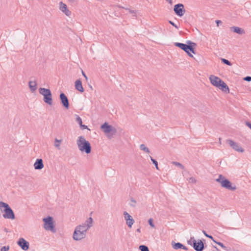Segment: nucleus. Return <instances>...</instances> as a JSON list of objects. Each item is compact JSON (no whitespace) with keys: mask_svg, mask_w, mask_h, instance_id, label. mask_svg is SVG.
<instances>
[{"mask_svg":"<svg viewBox=\"0 0 251 251\" xmlns=\"http://www.w3.org/2000/svg\"><path fill=\"white\" fill-rule=\"evenodd\" d=\"M93 226V219L89 217L85 223L76 226L73 233V238L75 241H80L84 239L87 231Z\"/></svg>","mask_w":251,"mask_h":251,"instance_id":"1","label":"nucleus"},{"mask_svg":"<svg viewBox=\"0 0 251 251\" xmlns=\"http://www.w3.org/2000/svg\"><path fill=\"white\" fill-rule=\"evenodd\" d=\"M76 144L79 150L82 152L89 154L91 151L90 143L82 136H79L76 140Z\"/></svg>","mask_w":251,"mask_h":251,"instance_id":"2","label":"nucleus"},{"mask_svg":"<svg viewBox=\"0 0 251 251\" xmlns=\"http://www.w3.org/2000/svg\"><path fill=\"white\" fill-rule=\"evenodd\" d=\"M187 44H188L180 43H175V45L185 51L190 57H193V55L190 52V51L194 54L195 53L193 47L195 46L196 44L191 41H187Z\"/></svg>","mask_w":251,"mask_h":251,"instance_id":"3","label":"nucleus"},{"mask_svg":"<svg viewBox=\"0 0 251 251\" xmlns=\"http://www.w3.org/2000/svg\"><path fill=\"white\" fill-rule=\"evenodd\" d=\"M2 208H4L3 210L4 213L3 215L4 218L12 220L15 218L13 211L7 203L3 201H0V208L1 209Z\"/></svg>","mask_w":251,"mask_h":251,"instance_id":"4","label":"nucleus"},{"mask_svg":"<svg viewBox=\"0 0 251 251\" xmlns=\"http://www.w3.org/2000/svg\"><path fill=\"white\" fill-rule=\"evenodd\" d=\"M216 181L220 183L222 187L228 190L234 191L236 189L235 185H232L229 180L226 179L223 175H220L219 177L216 179Z\"/></svg>","mask_w":251,"mask_h":251,"instance_id":"5","label":"nucleus"},{"mask_svg":"<svg viewBox=\"0 0 251 251\" xmlns=\"http://www.w3.org/2000/svg\"><path fill=\"white\" fill-rule=\"evenodd\" d=\"M39 93L44 96V102L50 105L52 104V94L49 89L40 88L39 89Z\"/></svg>","mask_w":251,"mask_h":251,"instance_id":"6","label":"nucleus"},{"mask_svg":"<svg viewBox=\"0 0 251 251\" xmlns=\"http://www.w3.org/2000/svg\"><path fill=\"white\" fill-rule=\"evenodd\" d=\"M44 227L46 230L50 231L52 233L56 232V229L53 222V219L50 216L43 219Z\"/></svg>","mask_w":251,"mask_h":251,"instance_id":"7","label":"nucleus"},{"mask_svg":"<svg viewBox=\"0 0 251 251\" xmlns=\"http://www.w3.org/2000/svg\"><path fill=\"white\" fill-rule=\"evenodd\" d=\"M101 128L106 134L112 133V134H114L116 132V129L115 128L111 125H108L107 123H105L101 125Z\"/></svg>","mask_w":251,"mask_h":251,"instance_id":"8","label":"nucleus"},{"mask_svg":"<svg viewBox=\"0 0 251 251\" xmlns=\"http://www.w3.org/2000/svg\"><path fill=\"white\" fill-rule=\"evenodd\" d=\"M174 10L175 13L180 17L182 16L185 12L184 8V5L181 3L176 4L174 6Z\"/></svg>","mask_w":251,"mask_h":251,"instance_id":"9","label":"nucleus"},{"mask_svg":"<svg viewBox=\"0 0 251 251\" xmlns=\"http://www.w3.org/2000/svg\"><path fill=\"white\" fill-rule=\"evenodd\" d=\"M226 142L233 150L240 152H243L244 151V150L238 143L232 140L228 139L226 140Z\"/></svg>","mask_w":251,"mask_h":251,"instance_id":"10","label":"nucleus"},{"mask_svg":"<svg viewBox=\"0 0 251 251\" xmlns=\"http://www.w3.org/2000/svg\"><path fill=\"white\" fill-rule=\"evenodd\" d=\"M193 247L196 251H202L204 248V244L201 240L198 242L196 240H194Z\"/></svg>","mask_w":251,"mask_h":251,"instance_id":"11","label":"nucleus"},{"mask_svg":"<svg viewBox=\"0 0 251 251\" xmlns=\"http://www.w3.org/2000/svg\"><path fill=\"white\" fill-rule=\"evenodd\" d=\"M17 244L24 251H27L29 249V243L23 238H21L19 239L17 242Z\"/></svg>","mask_w":251,"mask_h":251,"instance_id":"12","label":"nucleus"},{"mask_svg":"<svg viewBox=\"0 0 251 251\" xmlns=\"http://www.w3.org/2000/svg\"><path fill=\"white\" fill-rule=\"evenodd\" d=\"M61 103L63 105V106L66 108L68 109L69 107V103L68 99L67 97V96L63 93H61L60 94L59 96Z\"/></svg>","mask_w":251,"mask_h":251,"instance_id":"13","label":"nucleus"},{"mask_svg":"<svg viewBox=\"0 0 251 251\" xmlns=\"http://www.w3.org/2000/svg\"><path fill=\"white\" fill-rule=\"evenodd\" d=\"M211 83L214 86L218 87L222 81L220 78L213 75L209 77Z\"/></svg>","mask_w":251,"mask_h":251,"instance_id":"14","label":"nucleus"},{"mask_svg":"<svg viewBox=\"0 0 251 251\" xmlns=\"http://www.w3.org/2000/svg\"><path fill=\"white\" fill-rule=\"evenodd\" d=\"M60 9L64 12L67 16L71 14V11L67 9V5L62 2L59 3Z\"/></svg>","mask_w":251,"mask_h":251,"instance_id":"15","label":"nucleus"},{"mask_svg":"<svg viewBox=\"0 0 251 251\" xmlns=\"http://www.w3.org/2000/svg\"><path fill=\"white\" fill-rule=\"evenodd\" d=\"M34 167L36 170H41L44 167V164L42 159H37L34 164Z\"/></svg>","mask_w":251,"mask_h":251,"instance_id":"16","label":"nucleus"},{"mask_svg":"<svg viewBox=\"0 0 251 251\" xmlns=\"http://www.w3.org/2000/svg\"><path fill=\"white\" fill-rule=\"evenodd\" d=\"M172 245L173 248L175 250L182 249L184 250H188V248L180 243H176L174 242H172Z\"/></svg>","mask_w":251,"mask_h":251,"instance_id":"17","label":"nucleus"},{"mask_svg":"<svg viewBox=\"0 0 251 251\" xmlns=\"http://www.w3.org/2000/svg\"><path fill=\"white\" fill-rule=\"evenodd\" d=\"M75 89L80 92H83L84 89L82 85L81 81L80 79H77L75 82Z\"/></svg>","mask_w":251,"mask_h":251,"instance_id":"18","label":"nucleus"},{"mask_svg":"<svg viewBox=\"0 0 251 251\" xmlns=\"http://www.w3.org/2000/svg\"><path fill=\"white\" fill-rule=\"evenodd\" d=\"M230 29L231 31L240 35L243 34L245 33L244 29L237 26H232L231 27Z\"/></svg>","mask_w":251,"mask_h":251,"instance_id":"19","label":"nucleus"},{"mask_svg":"<svg viewBox=\"0 0 251 251\" xmlns=\"http://www.w3.org/2000/svg\"><path fill=\"white\" fill-rule=\"evenodd\" d=\"M218 87L226 93L229 92L228 87L223 80L221 81V83H220Z\"/></svg>","mask_w":251,"mask_h":251,"instance_id":"20","label":"nucleus"},{"mask_svg":"<svg viewBox=\"0 0 251 251\" xmlns=\"http://www.w3.org/2000/svg\"><path fill=\"white\" fill-rule=\"evenodd\" d=\"M29 87L32 92H34L37 89V83L35 81H30L28 83Z\"/></svg>","mask_w":251,"mask_h":251,"instance_id":"21","label":"nucleus"},{"mask_svg":"<svg viewBox=\"0 0 251 251\" xmlns=\"http://www.w3.org/2000/svg\"><path fill=\"white\" fill-rule=\"evenodd\" d=\"M62 142V140H58L57 138L54 139V146L58 150L60 149V144Z\"/></svg>","mask_w":251,"mask_h":251,"instance_id":"22","label":"nucleus"},{"mask_svg":"<svg viewBox=\"0 0 251 251\" xmlns=\"http://www.w3.org/2000/svg\"><path fill=\"white\" fill-rule=\"evenodd\" d=\"M134 222V220L132 218V217L130 218H129V220H127L126 221V224L129 227H131L132 225L133 224Z\"/></svg>","mask_w":251,"mask_h":251,"instance_id":"23","label":"nucleus"},{"mask_svg":"<svg viewBox=\"0 0 251 251\" xmlns=\"http://www.w3.org/2000/svg\"><path fill=\"white\" fill-rule=\"evenodd\" d=\"M140 148L141 150L144 151L145 152H146L147 153H150V152L149 148L146 147L144 144H141L140 146Z\"/></svg>","mask_w":251,"mask_h":251,"instance_id":"24","label":"nucleus"},{"mask_svg":"<svg viewBox=\"0 0 251 251\" xmlns=\"http://www.w3.org/2000/svg\"><path fill=\"white\" fill-rule=\"evenodd\" d=\"M136 203L137 201L134 199H133V198H131L130 199V202L129 203L130 206L135 207L136 206Z\"/></svg>","mask_w":251,"mask_h":251,"instance_id":"25","label":"nucleus"},{"mask_svg":"<svg viewBox=\"0 0 251 251\" xmlns=\"http://www.w3.org/2000/svg\"><path fill=\"white\" fill-rule=\"evenodd\" d=\"M139 249L141 251H150L148 247L145 245H140Z\"/></svg>","mask_w":251,"mask_h":251,"instance_id":"26","label":"nucleus"},{"mask_svg":"<svg viewBox=\"0 0 251 251\" xmlns=\"http://www.w3.org/2000/svg\"><path fill=\"white\" fill-rule=\"evenodd\" d=\"M150 158L152 163L155 166L156 169L159 170L157 161L153 159L151 156H150Z\"/></svg>","mask_w":251,"mask_h":251,"instance_id":"27","label":"nucleus"},{"mask_svg":"<svg viewBox=\"0 0 251 251\" xmlns=\"http://www.w3.org/2000/svg\"><path fill=\"white\" fill-rule=\"evenodd\" d=\"M221 61L223 63L228 66H231L232 65L231 63L226 59L221 58Z\"/></svg>","mask_w":251,"mask_h":251,"instance_id":"28","label":"nucleus"},{"mask_svg":"<svg viewBox=\"0 0 251 251\" xmlns=\"http://www.w3.org/2000/svg\"><path fill=\"white\" fill-rule=\"evenodd\" d=\"M76 122L78 123V124L79 125V126H81L82 124V122L81 118L78 116L76 115Z\"/></svg>","mask_w":251,"mask_h":251,"instance_id":"29","label":"nucleus"},{"mask_svg":"<svg viewBox=\"0 0 251 251\" xmlns=\"http://www.w3.org/2000/svg\"><path fill=\"white\" fill-rule=\"evenodd\" d=\"M124 217L125 220L126 221L127 220H129V218L131 217V216L126 211L124 212Z\"/></svg>","mask_w":251,"mask_h":251,"instance_id":"30","label":"nucleus"},{"mask_svg":"<svg viewBox=\"0 0 251 251\" xmlns=\"http://www.w3.org/2000/svg\"><path fill=\"white\" fill-rule=\"evenodd\" d=\"M173 164L175 165L177 167H179L181 169H184V166L182 165L181 163L177 162H173Z\"/></svg>","mask_w":251,"mask_h":251,"instance_id":"31","label":"nucleus"},{"mask_svg":"<svg viewBox=\"0 0 251 251\" xmlns=\"http://www.w3.org/2000/svg\"><path fill=\"white\" fill-rule=\"evenodd\" d=\"M202 232L206 237L211 239L213 242H215V240L214 239L213 237L211 235L207 234L204 230H203Z\"/></svg>","mask_w":251,"mask_h":251,"instance_id":"32","label":"nucleus"},{"mask_svg":"<svg viewBox=\"0 0 251 251\" xmlns=\"http://www.w3.org/2000/svg\"><path fill=\"white\" fill-rule=\"evenodd\" d=\"M214 242L218 244V245H219L220 246H221L223 249L227 250L226 247L223 243L219 242H217L216 241Z\"/></svg>","mask_w":251,"mask_h":251,"instance_id":"33","label":"nucleus"},{"mask_svg":"<svg viewBox=\"0 0 251 251\" xmlns=\"http://www.w3.org/2000/svg\"><path fill=\"white\" fill-rule=\"evenodd\" d=\"M195 240L194 237H191L190 239L188 241V244L192 246H193V241Z\"/></svg>","mask_w":251,"mask_h":251,"instance_id":"34","label":"nucleus"},{"mask_svg":"<svg viewBox=\"0 0 251 251\" xmlns=\"http://www.w3.org/2000/svg\"><path fill=\"white\" fill-rule=\"evenodd\" d=\"M187 180L189 181L190 183H196V180L195 178L193 177H191L189 179H187Z\"/></svg>","mask_w":251,"mask_h":251,"instance_id":"35","label":"nucleus"},{"mask_svg":"<svg viewBox=\"0 0 251 251\" xmlns=\"http://www.w3.org/2000/svg\"><path fill=\"white\" fill-rule=\"evenodd\" d=\"M169 23L171 25H172L173 26H174L176 28V29H178L179 27L178 26L175 24L173 22H172V21H169Z\"/></svg>","mask_w":251,"mask_h":251,"instance_id":"36","label":"nucleus"},{"mask_svg":"<svg viewBox=\"0 0 251 251\" xmlns=\"http://www.w3.org/2000/svg\"><path fill=\"white\" fill-rule=\"evenodd\" d=\"M9 249V246H3L1 248L0 251H8Z\"/></svg>","mask_w":251,"mask_h":251,"instance_id":"37","label":"nucleus"},{"mask_svg":"<svg viewBox=\"0 0 251 251\" xmlns=\"http://www.w3.org/2000/svg\"><path fill=\"white\" fill-rule=\"evenodd\" d=\"M149 225L152 227H154V225L153 223V220L152 219H150L148 221Z\"/></svg>","mask_w":251,"mask_h":251,"instance_id":"38","label":"nucleus"},{"mask_svg":"<svg viewBox=\"0 0 251 251\" xmlns=\"http://www.w3.org/2000/svg\"><path fill=\"white\" fill-rule=\"evenodd\" d=\"M244 79L247 81H251V76H247L245 77Z\"/></svg>","mask_w":251,"mask_h":251,"instance_id":"39","label":"nucleus"},{"mask_svg":"<svg viewBox=\"0 0 251 251\" xmlns=\"http://www.w3.org/2000/svg\"><path fill=\"white\" fill-rule=\"evenodd\" d=\"M216 23L217 24V25L218 26L220 24H222V21L220 20H216L215 21Z\"/></svg>","mask_w":251,"mask_h":251,"instance_id":"40","label":"nucleus"},{"mask_svg":"<svg viewBox=\"0 0 251 251\" xmlns=\"http://www.w3.org/2000/svg\"><path fill=\"white\" fill-rule=\"evenodd\" d=\"M81 128L83 129H88V127L87 126L82 124L81 126H80Z\"/></svg>","mask_w":251,"mask_h":251,"instance_id":"41","label":"nucleus"},{"mask_svg":"<svg viewBox=\"0 0 251 251\" xmlns=\"http://www.w3.org/2000/svg\"><path fill=\"white\" fill-rule=\"evenodd\" d=\"M246 125L251 129V123L250 122H246Z\"/></svg>","mask_w":251,"mask_h":251,"instance_id":"42","label":"nucleus"},{"mask_svg":"<svg viewBox=\"0 0 251 251\" xmlns=\"http://www.w3.org/2000/svg\"><path fill=\"white\" fill-rule=\"evenodd\" d=\"M82 75L84 76V77L86 79H87V77L85 74L83 72V71L82 72Z\"/></svg>","mask_w":251,"mask_h":251,"instance_id":"43","label":"nucleus"},{"mask_svg":"<svg viewBox=\"0 0 251 251\" xmlns=\"http://www.w3.org/2000/svg\"><path fill=\"white\" fill-rule=\"evenodd\" d=\"M166 0L170 4L172 3V0Z\"/></svg>","mask_w":251,"mask_h":251,"instance_id":"44","label":"nucleus"},{"mask_svg":"<svg viewBox=\"0 0 251 251\" xmlns=\"http://www.w3.org/2000/svg\"><path fill=\"white\" fill-rule=\"evenodd\" d=\"M136 231L140 233L141 232L140 228L137 229Z\"/></svg>","mask_w":251,"mask_h":251,"instance_id":"45","label":"nucleus"},{"mask_svg":"<svg viewBox=\"0 0 251 251\" xmlns=\"http://www.w3.org/2000/svg\"><path fill=\"white\" fill-rule=\"evenodd\" d=\"M69 1L70 2H74V0H69Z\"/></svg>","mask_w":251,"mask_h":251,"instance_id":"46","label":"nucleus"},{"mask_svg":"<svg viewBox=\"0 0 251 251\" xmlns=\"http://www.w3.org/2000/svg\"><path fill=\"white\" fill-rule=\"evenodd\" d=\"M219 140L220 144H221V138H219Z\"/></svg>","mask_w":251,"mask_h":251,"instance_id":"47","label":"nucleus"},{"mask_svg":"<svg viewBox=\"0 0 251 251\" xmlns=\"http://www.w3.org/2000/svg\"><path fill=\"white\" fill-rule=\"evenodd\" d=\"M214 248L216 249V250H218V249L216 247H214Z\"/></svg>","mask_w":251,"mask_h":251,"instance_id":"48","label":"nucleus"},{"mask_svg":"<svg viewBox=\"0 0 251 251\" xmlns=\"http://www.w3.org/2000/svg\"><path fill=\"white\" fill-rule=\"evenodd\" d=\"M130 12H131V13H133V11H130Z\"/></svg>","mask_w":251,"mask_h":251,"instance_id":"49","label":"nucleus"}]
</instances>
